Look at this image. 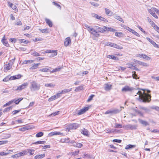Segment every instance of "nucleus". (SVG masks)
<instances>
[{
  "label": "nucleus",
  "mask_w": 159,
  "mask_h": 159,
  "mask_svg": "<svg viewBox=\"0 0 159 159\" xmlns=\"http://www.w3.org/2000/svg\"><path fill=\"white\" fill-rule=\"evenodd\" d=\"M136 146V145L129 144L126 146L125 149H129L135 148Z\"/></svg>",
  "instance_id": "obj_21"
},
{
  "label": "nucleus",
  "mask_w": 159,
  "mask_h": 159,
  "mask_svg": "<svg viewBox=\"0 0 159 159\" xmlns=\"http://www.w3.org/2000/svg\"><path fill=\"white\" fill-rule=\"evenodd\" d=\"M40 63L34 64L33 66L31 67L30 69V70H33L36 69L37 68V67L40 65Z\"/></svg>",
  "instance_id": "obj_30"
},
{
  "label": "nucleus",
  "mask_w": 159,
  "mask_h": 159,
  "mask_svg": "<svg viewBox=\"0 0 159 159\" xmlns=\"http://www.w3.org/2000/svg\"><path fill=\"white\" fill-rule=\"evenodd\" d=\"M2 93H8L9 92V91L7 89H3L2 91Z\"/></svg>",
  "instance_id": "obj_60"
},
{
  "label": "nucleus",
  "mask_w": 159,
  "mask_h": 159,
  "mask_svg": "<svg viewBox=\"0 0 159 159\" xmlns=\"http://www.w3.org/2000/svg\"><path fill=\"white\" fill-rule=\"evenodd\" d=\"M105 45L109 46L116 48H119V46L117 45L116 44L110 42L105 43Z\"/></svg>",
  "instance_id": "obj_7"
},
{
  "label": "nucleus",
  "mask_w": 159,
  "mask_h": 159,
  "mask_svg": "<svg viewBox=\"0 0 159 159\" xmlns=\"http://www.w3.org/2000/svg\"><path fill=\"white\" fill-rule=\"evenodd\" d=\"M45 156V154H43L39 155H37L34 157L35 159H41Z\"/></svg>",
  "instance_id": "obj_17"
},
{
  "label": "nucleus",
  "mask_w": 159,
  "mask_h": 159,
  "mask_svg": "<svg viewBox=\"0 0 159 159\" xmlns=\"http://www.w3.org/2000/svg\"><path fill=\"white\" fill-rule=\"evenodd\" d=\"M57 99L56 98V96H55V95L52 96L51 97L49 98L48 99V101L49 102H51L53 100H54L56 99Z\"/></svg>",
  "instance_id": "obj_41"
},
{
  "label": "nucleus",
  "mask_w": 159,
  "mask_h": 159,
  "mask_svg": "<svg viewBox=\"0 0 159 159\" xmlns=\"http://www.w3.org/2000/svg\"><path fill=\"white\" fill-rule=\"evenodd\" d=\"M71 40L70 37L66 38L64 42V45L65 46H67L69 44L71 43Z\"/></svg>",
  "instance_id": "obj_12"
},
{
  "label": "nucleus",
  "mask_w": 159,
  "mask_h": 159,
  "mask_svg": "<svg viewBox=\"0 0 159 159\" xmlns=\"http://www.w3.org/2000/svg\"><path fill=\"white\" fill-rule=\"evenodd\" d=\"M62 134V133H60V132L55 131V132H52L48 134V135L49 136H52L54 135H61Z\"/></svg>",
  "instance_id": "obj_13"
},
{
  "label": "nucleus",
  "mask_w": 159,
  "mask_h": 159,
  "mask_svg": "<svg viewBox=\"0 0 159 159\" xmlns=\"http://www.w3.org/2000/svg\"><path fill=\"white\" fill-rule=\"evenodd\" d=\"M89 31L96 37H98L99 36V34H98L97 31L93 28L91 27Z\"/></svg>",
  "instance_id": "obj_9"
},
{
  "label": "nucleus",
  "mask_w": 159,
  "mask_h": 159,
  "mask_svg": "<svg viewBox=\"0 0 159 159\" xmlns=\"http://www.w3.org/2000/svg\"><path fill=\"white\" fill-rule=\"evenodd\" d=\"M81 132L84 135L87 136L88 135V131L84 128L82 130Z\"/></svg>",
  "instance_id": "obj_25"
},
{
  "label": "nucleus",
  "mask_w": 159,
  "mask_h": 159,
  "mask_svg": "<svg viewBox=\"0 0 159 159\" xmlns=\"http://www.w3.org/2000/svg\"><path fill=\"white\" fill-rule=\"evenodd\" d=\"M126 65L128 66L127 67L129 68H130L132 69L133 68V65H132V64H131L130 63H128L126 64Z\"/></svg>",
  "instance_id": "obj_55"
},
{
  "label": "nucleus",
  "mask_w": 159,
  "mask_h": 159,
  "mask_svg": "<svg viewBox=\"0 0 159 159\" xmlns=\"http://www.w3.org/2000/svg\"><path fill=\"white\" fill-rule=\"evenodd\" d=\"M97 29H98V30L100 32H103L105 31L106 30L110 31L111 32H114L115 30L111 27L106 26H104V29L101 28L100 27H98L97 28Z\"/></svg>",
  "instance_id": "obj_6"
},
{
  "label": "nucleus",
  "mask_w": 159,
  "mask_h": 159,
  "mask_svg": "<svg viewBox=\"0 0 159 159\" xmlns=\"http://www.w3.org/2000/svg\"><path fill=\"white\" fill-rule=\"evenodd\" d=\"M92 16L95 18H96L98 19H99L100 16H99L98 15L95 14H92Z\"/></svg>",
  "instance_id": "obj_56"
},
{
  "label": "nucleus",
  "mask_w": 159,
  "mask_h": 159,
  "mask_svg": "<svg viewBox=\"0 0 159 159\" xmlns=\"http://www.w3.org/2000/svg\"><path fill=\"white\" fill-rule=\"evenodd\" d=\"M121 111V110H119L118 109H116L112 110L113 114H116L120 112Z\"/></svg>",
  "instance_id": "obj_44"
},
{
  "label": "nucleus",
  "mask_w": 159,
  "mask_h": 159,
  "mask_svg": "<svg viewBox=\"0 0 159 159\" xmlns=\"http://www.w3.org/2000/svg\"><path fill=\"white\" fill-rule=\"evenodd\" d=\"M72 88L69 89H65L61 90V93L62 94V93H66L68 92L71 91L72 90Z\"/></svg>",
  "instance_id": "obj_27"
},
{
  "label": "nucleus",
  "mask_w": 159,
  "mask_h": 159,
  "mask_svg": "<svg viewBox=\"0 0 159 159\" xmlns=\"http://www.w3.org/2000/svg\"><path fill=\"white\" fill-rule=\"evenodd\" d=\"M5 36L3 37L2 39L1 40L2 42L3 43V44L5 46L8 47L9 46V44H8V42L5 39Z\"/></svg>",
  "instance_id": "obj_15"
},
{
  "label": "nucleus",
  "mask_w": 159,
  "mask_h": 159,
  "mask_svg": "<svg viewBox=\"0 0 159 159\" xmlns=\"http://www.w3.org/2000/svg\"><path fill=\"white\" fill-rule=\"evenodd\" d=\"M20 42L21 43H23L25 44H27L29 43V41L27 40H25L24 39H20L19 40Z\"/></svg>",
  "instance_id": "obj_42"
},
{
  "label": "nucleus",
  "mask_w": 159,
  "mask_h": 159,
  "mask_svg": "<svg viewBox=\"0 0 159 159\" xmlns=\"http://www.w3.org/2000/svg\"><path fill=\"white\" fill-rule=\"evenodd\" d=\"M49 68H51L50 67L43 68L40 69L39 70V71H40L44 72H48L49 70Z\"/></svg>",
  "instance_id": "obj_29"
},
{
  "label": "nucleus",
  "mask_w": 159,
  "mask_h": 159,
  "mask_svg": "<svg viewBox=\"0 0 159 159\" xmlns=\"http://www.w3.org/2000/svg\"><path fill=\"white\" fill-rule=\"evenodd\" d=\"M13 65V63H9L7 64H5L4 65V69L5 70H9L11 68L12 65Z\"/></svg>",
  "instance_id": "obj_11"
},
{
  "label": "nucleus",
  "mask_w": 159,
  "mask_h": 159,
  "mask_svg": "<svg viewBox=\"0 0 159 159\" xmlns=\"http://www.w3.org/2000/svg\"><path fill=\"white\" fill-rule=\"evenodd\" d=\"M79 151H75L74 152H69L68 155H71V156H75V155H77L78 154V153H79Z\"/></svg>",
  "instance_id": "obj_28"
},
{
  "label": "nucleus",
  "mask_w": 159,
  "mask_h": 159,
  "mask_svg": "<svg viewBox=\"0 0 159 159\" xmlns=\"http://www.w3.org/2000/svg\"><path fill=\"white\" fill-rule=\"evenodd\" d=\"M122 32H116L115 33V35L116 36L118 37H120L121 36V35H122Z\"/></svg>",
  "instance_id": "obj_54"
},
{
  "label": "nucleus",
  "mask_w": 159,
  "mask_h": 159,
  "mask_svg": "<svg viewBox=\"0 0 159 159\" xmlns=\"http://www.w3.org/2000/svg\"><path fill=\"white\" fill-rule=\"evenodd\" d=\"M89 108L88 107H84L83 108L79 110L77 113L78 115H80L84 113L86 111L88 110Z\"/></svg>",
  "instance_id": "obj_8"
},
{
  "label": "nucleus",
  "mask_w": 159,
  "mask_h": 159,
  "mask_svg": "<svg viewBox=\"0 0 159 159\" xmlns=\"http://www.w3.org/2000/svg\"><path fill=\"white\" fill-rule=\"evenodd\" d=\"M55 86L53 84H45V86L46 87H54Z\"/></svg>",
  "instance_id": "obj_53"
},
{
  "label": "nucleus",
  "mask_w": 159,
  "mask_h": 159,
  "mask_svg": "<svg viewBox=\"0 0 159 159\" xmlns=\"http://www.w3.org/2000/svg\"><path fill=\"white\" fill-rule=\"evenodd\" d=\"M8 141L7 140L2 141H0V145L7 143Z\"/></svg>",
  "instance_id": "obj_58"
},
{
  "label": "nucleus",
  "mask_w": 159,
  "mask_h": 159,
  "mask_svg": "<svg viewBox=\"0 0 159 159\" xmlns=\"http://www.w3.org/2000/svg\"><path fill=\"white\" fill-rule=\"evenodd\" d=\"M28 152L30 153V155H32L34 154V153H33V152H34V150L32 149H29L27 150Z\"/></svg>",
  "instance_id": "obj_52"
},
{
  "label": "nucleus",
  "mask_w": 159,
  "mask_h": 159,
  "mask_svg": "<svg viewBox=\"0 0 159 159\" xmlns=\"http://www.w3.org/2000/svg\"><path fill=\"white\" fill-rule=\"evenodd\" d=\"M143 58L145 59L148 61H149L151 59V58L150 57L148 56L147 55L145 54H143Z\"/></svg>",
  "instance_id": "obj_48"
},
{
  "label": "nucleus",
  "mask_w": 159,
  "mask_h": 159,
  "mask_svg": "<svg viewBox=\"0 0 159 159\" xmlns=\"http://www.w3.org/2000/svg\"><path fill=\"white\" fill-rule=\"evenodd\" d=\"M73 146L75 147L80 148L83 146V144L81 143L75 142Z\"/></svg>",
  "instance_id": "obj_20"
},
{
  "label": "nucleus",
  "mask_w": 159,
  "mask_h": 159,
  "mask_svg": "<svg viewBox=\"0 0 159 159\" xmlns=\"http://www.w3.org/2000/svg\"><path fill=\"white\" fill-rule=\"evenodd\" d=\"M105 11L106 14L109 16H111L113 13L109 9L107 8H105Z\"/></svg>",
  "instance_id": "obj_16"
},
{
  "label": "nucleus",
  "mask_w": 159,
  "mask_h": 159,
  "mask_svg": "<svg viewBox=\"0 0 159 159\" xmlns=\"http://www.w3.org/2000/svg\"><path fill=\"white\" fill-rule=\"evenodd\" d=\"M30 129L29 126H25L24 127L21 128L19 129V130L22 131H25L26 130H28Z\"/></svg>",
  "instance_id": "obj_23"
},
{
  "label": "nucleus",
  "mask_w": 159,
  "mask_h": 159,
  "mask_svg": "<svg viewBox=\"0 0 159 159\" xmlns=\"http://www.w3.org/2000/svg\"><path fill=\"white\" fill-rule=\"evenodd\" d=\"M31 84L30 89L31 91L38 90L40 89V85L38 84L35 82L33 81L31 83Z\"/></svg>",
  "instance_id": "obj_3"
},
{
  "label": "nucleus",
  "mask_w": 159,
  "mask_h": 159,
  "mask_svg": "<svg viewBox=\"0 0 159 159\" xmlns=\"http://www.w3.org/2000/svg\"><path fill=\"white\" fill-rule=\"evenodd\" d=\"M155 8L154 7H152L151 9H148V11L149 13L152 15L155 12Z\"/></svg>",
  "instance_id": "obj_18"
},
{
  "label": "nucleus",
  "mask_w": 159,
  "mask_h": 159,
  "mask_svg": "<svg viewBox=\"0 0 159 159\" xmlns=\"http://www.w3.org/2000/svg\"><path fill=\"white\" fill-rule=\"evenodd\" d=\"M61 141L62 143H69V142H70L69 139L68 138L61 139Z\"/></svg>",
  "instance_id": "obj_37"
},
{
  "label": "nucleus",
  "mask_w": 159,
  "mask_h": 159,
  "mask_svg": "<svg viewBox=\"0 0 159 159\" xmlns=\"http://www.w3.org/2000/svg\"><path fill=\"white\" fill-rule=\"evenodd\" d=\"M14 101L15 100H12L9 101V102H8L7 103L4 105H3V107H4L10 105L11 104H12L13 102H14Z\"/></svg>",
  "instance_id": "obj_34"
},
{
  "label": "nucleus",
  "mask_w": 159,
  "mask_h": 159,
  "mask_svg": "<svg viewBox=\"0 0 159 159\" xmlns=\"http://www.w3.org/2000/svg\"><path fill=\"white\" fill-rule=\"evenodd\" d=\"M52 3H53V4L54 5L57 6V7L59 9L61 10V6L58 3H57L55 2H52Z\"/></svg>",
  "instance_id": "obj_46"
},
{
  "label": "nucleus",
  "mask_w": 159,
  "mask_h": 159,
  "mask_svg": "<svg viewBox=\"0 0 159 159\" xmlns=\"http://www.w3.org/2000/svg\"><path fill=\"white\" fill-rule=\"evenodd\" d=\"M83 86H80L75 88V92H79L83 89Z\"/></svg>",
  "instance_id": "obj_26"
},
{
  "label": "nucleus",
  "mask_w": 159,
  "mask_h": 159,
  "mask_svg": "<svg viewBox=\"0 0 159 159\" xmlns=\"http://www.w3.org/2000/svg\"><path fill=\"white\" fill-rule=\"evenodd\" d=\"M20 110H15L13 111L12 112V114L13 115H14L16 114L17 113L20 112Z\"/></svg>",
  "instance_id": "obj_61"
},
{
  "label": "nucleus",
  "mask_w": 159,
  "mask_h": 159,
  "mask_svg": "<svg viewBox=\"0 0 159 159\" xmlns=\"http://www.w3.org/2000/svg\"><path fill=\"white\" fill-rule=\"evenodd\" d=\"M143 92H141V91H139L137 94L139 95V99L140 101L143 102H149L151 101V96L145 93L144 89H142Z\"/></svg>",
  "instance_id": "obj_1"
},
{
  "label": "nucleus",
  "mask_w": 159,
  "mask_h": 159,
  "mask_svg": "<svg viewBox=\"0 0 159 159\" xmlns=\"http://www.w3.org/2000/svg\"><path fill=\"white\" fill-rule=\"evenodd\" d=\"M124 28L125 29L127 30H128V31H129L130 32H132V30H133V29L130 28H129V27H128L126 26H124Z\"/></svg>",
  "instance_id": "obj_57"
},
{
  "label": "nucleus",
  "mask_w": 159,
  "mask_h": 159,
  "mask_svg": "<svg viewBox=\"0 0 159 159\" xmlns=\"http://www.w3.org/2000/svg\"><path fill=\"white\" fill-rule=\"evenodd\" d=\"M40 31L42 33H48V30L47 29L41 30Z\"/></svg>",
  "instance_id": "obj_64"
},
{
  "label": "nucleus",
  "mask_w": 159,
  "mask_h": 159,
  "mask_svg": "<svg viewBox=\"0 0 159 159\" xmlns=\"http://www.w3.org/2000/svg\"><path fill=\"white\" fill-rule=\"evenodd\" d=\"M150 108L152 109H155L157 111H159V107L157 106H152L150 107Z\"/></svg>",
  "instance_id": "obj_43"
},
{
  "label": "nucleus",
  "mask_w": 159,
  "mask_h": 159,
  "mask_svg": "<svg viewBox=\"0 0 159 159\" xmlns=\"http://www.w3.org/2000/svg\"><path fill=\"white\" fill-rule=\"evenodd\" d=\"M16 79V75L10 77L9 78V80H13Z\"/></svg>",
  "instance_id": "obj_62"
},
{
  "label": "nucleus",
  "mask_w": 159,
  "mask_h": 159,
  "mask_svg": "<svg viewBox=\"0 0 159 159\" xmlns=\"http://www.w3.org/2000/svg\"><path fill=\"white\" fill-rule=\"evenodd\" d=\"M137 126V125H132L129 124L128 125H124L123 126V127L126 130H133L136 129Z\"/></svg>",
  "instance_id": "obj_5"
},
{
  "label": "nucleus",
  "mask_w": 159,
  "mask_h": 159,
  "mask_svg": "<svg viewBox=\"0 0 159 159\" xmlns=\"http://www.w3.org/2000/svg\"><path fill=\"white\" fill-rule=\"evenodd\" d=\"M146 39L154 47H156V45H157V44L153 40L151 39L150 38H148V37H147Z\"/></svg>",
  "instance_id": "obj_19"
},
{
  "label": "nucleus",
  "mask_w": 159,
  "mask_h": 159,
  "mask_svg": "<svg viewBox=\"0 0 159 159\" xmlns=\"http://www.w3.org/2000/svg\"><path fill=\"white\" fill-rule=\"evenodd\" d=\"M132 76L133 78L135 79H138L139 78L137 77V76L136 74V72L135 71H133L132 72Z\"/></svg>",
  "instance_id": "obj_47"
},
{
  "label": "nucleus",
  "mask_w": 159,
  "mask_h": 159,
  "mask_svg": "<svg viewBox=\"0 0 159 159\" xmlns=\"http://www.w3.org/2000/svg\"><path fill=\"white\" fill-rule=\"evenodd\" d=\"M105 114H113L112 110H108L105 113Z\"/></svg>",
  "instance_id": "obj_63"
},
{
  "label": "nucleus",
  "mask_w": 159,
  "mask_h": 159,
  "mask_svg": "<svg viewBox=\"0 0 159 159\" xmlns=\"http://www.w3.org/2000/svg\"><path fill=\"white\" fill-rule=\"evenodd\" d=\"M31 55H33L34 56L37 57L40 56V55L39 54L38 52H36L35 51H34L31 52Z\"/></svg>",
  "instance_id": "obj_32"
},
{
  "label": "nucleus",
  "mask_w": 159,
  "mask_h": 159,
  "mask_svg": "<svg viewBox=\"0 0 159 159\" xmlns=\"http://www.w3.org/2000/svg\"><path fill=\"white\" fill-rule=\"evenodd\" d=\"M135 89V88L133 87L126 85L122 88L121 91L124 93H132Z\"/></svg>",
  "instance_id": "obj_2"
},
{
  "label": "nucleus",
  "mask_w": 159,
  "mask_h": 159,
  "mask_svg": "<svg viewBox=\"0 0 159 159\" xmlns=\"http://www.w3.org/2000/svg\"><path fill=\"white\" fill-rule=\"evenodd\" d=\"M28 83H24L21 85L20 86L17 87L16 88V87H13V89L15 91H20L23 89L25 88L28 86Z\"/></svg>",
  "instance_id": "obj_4"
},
{
  "label": "nucleus",
  "mask_w": 159,
  "mask_h": 159,
  "mask_svg": "<svg viewBox=\"0 0 159 159\" xmlns=\"http://www.w3.org/2000/svg\"><path fill=\"white\" fill-rule=\"evenodd\" d=\"M11 107H9L4 109L3 111V112H5L9 111L12 108Z\"/></svg>",
  "instance_id": "obj_45"
},
{
  "label": "nucleus",
  "mask_w": 159,
  "mask_h": 159,
  "mask_svg": "<svg viewBox=\"0 0 159 159\" xmlns=\"http://www.w3.org/2000/svg\"><path fill=\"white\" fill-rule=\"evenodd\" d=\"M139 122L143 125L146 126L148 125H149V124L148 122L145 121H144L141 120H139Z\"/></svg>",
  "instance_id": "obj_33"
},
{
  "label": "nucleus",
  "mask_w": 159,
  "mask_h": 159,
  "mask_svg": "<svg viewBox=\"0 0 159 159\" xmlns=\"http://www.w3.org/2000/svg\"><path fill=\"white\" fill-rule=\"evenodd\" d=\"M46 142L44 141H38L33 143L32 144H44Z\"/></svg>",
  "instance_id": "obj_36"
},
{
  "label": "nucleus",
  "mask_w": 159,
  "mask_h": 159,
  "mask_svg": "<svg viewBox=\"0 0 159 159\" xmlns=\"http://www.w3.org/2000/svg\"><path fill=\"white\" fill-rule=\"evenodd\" d=\"M57 55V52L56 50H52V53L49 57H53Z\"/></svg>",
  "instance_id": "obj_38"
},
{
  "label": "nucleus",
  "mask_w": 159,
  "mask_h": 159,
  "mask_svg": "<svg viewBox=\"0 0 159 159\" xmlns=\"http://www.w3.org/2000/svg\"><path fill=\"white\" fill-rule=\"evenodd\" d=\"M131 33H132L133 34H134L135 35H136L138 37H140V35L138 33L136 32L135 31H134L133 30H132V32H131Z\"/></svg>",
  "instance_id": "obj_51"
},
{
  "label": "nucleus",
  "mask_w": 159,
  "mask_h": 159,
  "mask_svg": "<svg viewBox=\"0 0 159 159\" xmlns=\"http://www.w3.org/2000/svg\"><path fill=\"white\" fill-rule=\"evenodd\" d=\"M115 18L116 19L119 20L120 21L123 23H124V22L122 18H121L120 16H116L115 17Z\"/></svg>",
  "instance_id": "obj_39"
},
{
  "label": "nucleus",
  "mask_w": 159,
  "mask_h": 159,
  "mask_svg": "<svg viewBox=\"0 0 159 159\" xmlns=\"http://www.w3.org/2000/svg\"><path fill=\"white\" fill-rule=\"evenodd\" d=\"M43 135V133L42 132H39L36 134V137L38 138L42 136Z\"/></svg>",
  "instance_id": "obj_40"
},
{
  "label": "nucleus",
  "mask_w": 159,
  "mask_h": 159,
  "mask_svg": "<svg viewBox=\"0 0 159 159\" xmlns=\"http://www.w3.org/2000/svg\"><path fill=\"white\" fill-rule=\"evenodd\" d=\"M139 64L141 66H144L148 67L149 66L148 65L147 63H145L143 62L140 61L138 62Z\"/></svg>",
  "instance_id": "obj_35"
},
{
  "label": "nucleus",
  "mask_w": 159,
  "mask_h": 159,
  "mask_svg": "<svg viewBox=\"0 0 159 159\" xmlns=\"http://www.w3.org/2000/svg\"><path fill=\"white\" fill-rule=\"evenodd\" d=\"M107 57L108 58L111 59L115 60H118V57H116L113 55H108L107 56Z\"/></svg>",
  "instance_id": "obj_24"
},
{
  "label": "nucleus",
  "mask_w": 159,
  "mask_h": 159,
  "mask_svg": "<svg viewBox=\"0 0 159 159\" xmlns=\"http://www.w3.org/2000/svg\"><path fill=\"white\" fill-rule=\"evenodd\" d=\"M26 152L24 151L22 152H20L16 154V155H18V157H19L21 156H23L25 154Z\"/></svg>",
  "instance_id": "obj_31"
},
{
  "label": "nucleus",
  "mask_w": 159,
  "mask_h": 159,
  "mask_svg": "<svg viewBox=\"0 0 159 159\" xmlns=\"http://www.w3.org/2000/svg\"><path fill=\"white\" fill-rule=\"evenodd\" d=\"M154 29L159 33V27L155 25H154Z\"/></svg>",
  "instance_id": "obj_59"
},
{
  "label": "nucleus",
  "mask_w": 159,
  "mask_h": 159,
  "mask_svg": "<svg viewBox=\"0 0 159 159\" xmlns=\"http://www.w3.org/2000/svg\"><path fill=\"white\" fill-rule=\"evenodd\" d=\"M79 127V125L77 123H75L72 124H70L68 126L69 129H76Z\"/></svg>",
  "instance_id": "obj_10"
},
{
  "label": "nucleus",
  "mask_w": 159,
  "mask_h": 159,
  "mask_svg": "<svg viewBox=\"0 0 159 159\" xmlns=\"http://www.w3.org/2000/svg\"><path fill=\"white\" fill-rule=\"evenodd\" d=\"M84 28L85 29H87L88 31H89V29L91 27L89 26L87 24H84Z\"/></svg>",
  "instance_id": "obj_49"
},
{
  "label": "nucleus",
  "mask_w": 159,
  "mask_h": 159,
  "mask_svg": "<svg viewBox=\"0 0 159 159\" xmlns=\"http://www.w3.org/2000/svg\"><path fill=\"white\" fill-rule=\"evenodd\" d=\"M45 20L46 21V23L48 25L49 27H52V24L51 20L47 18H46L45 19Z\"/></svg>",
  "instance_id": "obj_22"
},
{
  "label": "nucleus",
  "mask_w": 159,
  "mask_h": 159,
  "mask_svg": "<svg viewBox=\"0 0 159 159\" xmlns=\"http://www.w3.org/2000/svg\"><path fill=\"white\" fill-rule=\"evenodd\" d=\"M94 96V95L93 94L91 95L89 98L87 100L88 102H89L92 100L93 97Z\"/></svg>",
  "instance_id": "obj_50"
},
{
  "label": "nucleus",
  "mask_w": 159,
  "mask_h": 159,
  "mask_svg": "<svg viewBox=\"0 0 159 159\" xmlns=\"http://www.w3.org/2000/svg\"><path fill=\"white\" fill-rule=\"evenodd\" d=\"M112 85L108 84H105L104 89L105 90L107 91H109L111 88Z\"/></svg>",
  "instance_id": "obj_14"
}]
</instances>
